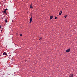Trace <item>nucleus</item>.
<instances>
[{
	"label": "nucleus",
	"mask_w": 77,
	"mask_h": 77,
	"mask_svg": "<svg viewBox=\"0 0 77 77\" xmlns=\"http://www.w3.org/2000/svg\"><path fill=\"white\" fill-rule=\"evenodd\" d=\"M74 76V74H70L69 76V77H73Z\"/></svg>",
	"instance_id": "f257e3e1"
},
{
	"label": "nucleus",
	"mask_w": 77,
	"mask_h": 77,
	"mask_svg": "<svg viewBox=\"0 0 77 77\" xmlns=\"http://www.w3.org/2000/svg\"><path fill=\"white\" fill-rule=\"evenodd\" d=\"M70 48H69L67 50H66V52L67 53H68L70 52Z\"/></svg>",
	"instance_id": "f03ea898"
},
{
	"label": "nucleus",
	"mask_w": 77,
	"mask_h": 77,
	"mask_svg": "<svg viewBox=\"0 0 77 77\" xmlns=\"http://www.w3.org/2000/svg\"><path fill=\"white\" fill-rule=\"evenodd\" d=\"M4 13L5 14H7V13H6V10L5 9V11L3 12V13L4 14Z\"/></svg>",
	"instance_id": "7ed1b4c3"
},
{
	"label": "nucleus",
	"mask_w": 77,
	"mask_h": 77,
	"mask_svg": "<svg viewBox=\"0 0 77 77\" xmlns=\"http://www.w3.org/2000/svg\"><path fill=\"white\" fill-rule=\"evenodd\" d=\"M3 55L4 56H6L7 55V54L6 52H4L3 53Z\"/></svg>",
	"instance_id": "20e7f679"
},
{
	"label": "nucleus",
	"mask_w": 77,
	"mask_h": 77,
	"mask_svg": "<svg viewBox=\"0 0 77 77\" xmlns=\"http://www.w3.org/2000/svg\"><path fill=\"white\" fill-rule=\"evenodd\" d=\"M32 21V17H31L30 19V21L29 23H31Z\"/></svg>",
	"instance_id": "39448f33"
},
{
	"label": "nucleus",
	"mask_w": 77,
	"mask_h": 77,
	"mask_svg": "<svg viewBox=\"0 0 77 77\" xmlns=\"http://www.w3.org/2000/svg\"><path fill=\"white\" fill-rule=\"evenodd\" d=\"M53 17V16H50V20H51V19H52Z\"/></svg>",
	"instance_id": "423d86ee"
},
{
	"label": "nucleus",
	"mask_w": 77,
	"mask_h": 77,
	"mask_svg": "<svg viewBox=\"0 0 77 77\" xmlns=\"http://www.w3.org/2000/svg\"><path fill=\"white\" fill-rule=\"evenodd\" d=\"M30 8H31V9H32V8H33V7H32V6L31 5H30Z\"/></svg>",
	"instance_id": "0eeeda50"
},
{
	"label": "nucleus",
	"mask_w": 77,
	"mask_h": 77,
	"mask_svg": "<svg viewBox=\"0 0 77 77\" xmlns=\"http://www.w3.org/2000/svg\"><path fill=\"white\" fill-rule=\"evenodd\" d=\"M42 37H41L40 38H39V40L40 41H41L42 40Z\"/></svg>",
	"instance_id": "6e6552de"
},
{
	"label": "nucleus",
	"mask_w": 77,
	"mask_h": 77,
	"mask_svg": "<svg viewBox=\"0 0 77 77\" xmlns=\"http://www.w3.org/2000/svg\"><path fill=\"white\" fill-rule=\"evenodd\" d=\"M67 16V15H66V16H64V18H66Z\"/></svg>",
	"instance_id": "1a4fd4ad"
},
{
	"label": "nucleus",
	"mask_w": 77,
	"mask_h": 77,
	"mask_svg": "<svg viewBox=\"0 0 77 77\" xmlns=\"http://www.w3.org/2000/svg\"><path fill=\"white\" fill-rule=\"evenodd\" d=\"M5 22H6V23H7V19L5 20Z\"/></svg>",
	"instance_id": "9d476101"
},
{
	"label": "nucleus",
	"mask_w": 77,
	"mask_h": 77,
	"mask_svg": "<svg viewBox=\"0 0 77 77\" xmlns=\"http://www.w3.org/2000/svg\"><path fill=\"white\" fill-rule=\"evenodd\" d=\"M59 14L60 15H61V13L60 12H59Z\"/></svg>",
	"instance_id": "9b49d317"
},
{
	"label": "nucleus",
	"mask_w": 77,
	"mask_h": 77,
	"mask_svg": "<svg viewBox=\"0 0 77 77\" xmlns=\"http://www.w3.org/2000/svg\"><path fill=\"white\" fill-rule=\"evenodd\" d=\"M22 34H20V36H22Z\"/></svg>",
	"instance_id": "f8f14e48"
},
{
	"label": "nucleus",
	"mask_w": 77,
	"mask_h": 77,
	"mask_svg": "<svg viewBox=\"0 0 77 77\" xmlns=\"http://www.w3.org/2000/svg\"><path fill=\"white\" fill-rule=\"evenodd\" d=\"M55 19H56V20H57V17H55Z\"/></svg>",
	"instance_id": "ddd939ff"
},
{
	"label": "nucleus",
	"mask_w": 77,
	"mask_h": 77,
	"mask_svg": "<svg viewBox=\"0 0 77 77\" xmlns=\"http://www.w3.org/2000/svg\"><path fill=\"white\" fill-rule=\"evenodd\" d=\"M61 13L62 14V11H60Z\"/></svg>",
	"instance_id": "4468645a"
},
{
	"label": "nucleus",
	"mask_w": 77,
	"mask_h": 77,
	"mask_svg": "<svg viewBox=\"0 0 77 77\" xmlns=\"http://www.w3.org/2000/svg\"><path fill=\"white\" fill-rule=\"evenodd\" d=\"M25 61L26 62V60H25Z\"/></svg>",
	"instance_id": "2eb2a0df"
},
{
	"label": "nucleus",
	"mask_w": 77,
	"mask_h": 77,
	"mask_svg": "<svg viewBox=\"0 0 77 77\" xmlns=\"http://www.w3.org/2000/svg\"><path fill=\"white\" fill-rule=\"evenodd\" d=\"M1 28V26L0 25V28Z\"/></svg>",
	"instance_id": "dca6fc26"
},
{
	"label": "nucleus",
	"mask_w": 77,
	"mask_h": 77,
	"mask_svg": "<svg viewBox=\"0 0 77 77\" xmlns=\"http://www.w3.org/2000/svg\"><path fill=\"white\" fill-rule=\"evenodd\" d=\"M6 10H8L7 8H6Z\"/></svg>",
	"instance_id": "f3484780"
},
{
	"label": "nucleus",
	"mask_w": 77,
	"mask_h": 77,
	"mask_svg": "<svg viewBox=\"0 0 77 77\" xmlns=\"http://www.w3.org/2000/svg\"><path fill=\"white\" fill-rule=\"evenodd\" d=\"M31 5H32V4H31Z\"/></svg>",
	"instance_id": "a211bd4d"
}]
</instances>
